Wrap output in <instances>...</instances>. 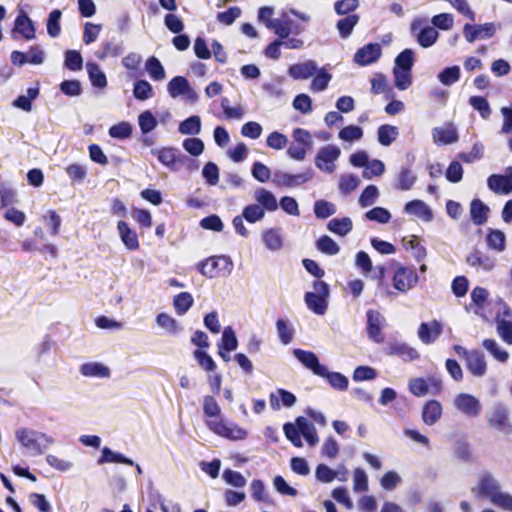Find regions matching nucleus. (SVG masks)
<instances>
[{
	"instance_id": "obj_55",
	"label": "nucleus",
	"mask_w": 512,
	"mask_h": 512,
	"mask_svg": "<svg viewBox=\"0 0 512 512\" xmlns=\"http://www.w3.org/2000/svg\"><path fill=\"white\" fill-rule=\"evenodd\" d=\"M64 65L71 71H79L83 67V58L77 50H67L65 52Z\"/></svg>"
},
{
	"instance_id": "obj_50",
	"label": "nucleus",
	"mask_w": 512,
	"mask_h": 512,
	"mask_svg": "<svg viewBox=\"0 0 512 512\" xmlns=\"http://www.w3.org/2000/svg\"><path fill=\"white\" fill-rule=\"evenodd\" d=\"M138 124L141 132L147 134L157 127L158 121L150 110H145L139 115Z\"/></svg>"
},
{
	"instance_id": "obj_46",
	"label": "nucleus",
	"mask_w": 512,
	"mask_h": 512,
	"mask_svg": "<svg viewBox=\"0 0 512 512\" xmlns=\"http://www.w3.org/2000/svg\"><path fill=\"white\" fill-rule=\"evenodd\" d=\"M461 76L460 68L457 65L446 67L438 74L439 81L445 85L450 86L459 81Z\"/></svg>"
},
{
	"instance_id": "obj_3",
	"label": "nucleus",
	"mask_w": 512,
	"mask_h": 512,
	"mask_svg": "<svg viewBox=\"0 0 512 512\" xmlns=\"http://www.w3.org/2000/svg\"><path fill=\"white\" fill-rule=\"evenodd\" d=\"M198 271L205 277L228 276L233 269V262L228 256H211L197 265Z\"/></svg>"
},
{
	"instance_id": "obj_56",
	"label": "nucleus",
	"mask_w": 512,
	"mask_h": 512,
	"mask_svg": "<svg viewBox=\"0 0 512 512\" xmlns=\"http://www.w3.org/2000/svg\"><path fill=\"white\" fill-rule=\"evenodd\" d=\"M265 212L258 204H250L243 209L242 217L249 223H255L264 218Z\"/></svg>"
},
{
	"instance_id": "obj_5",
	"label": "nucleus",
	"mask_w": 512,
	"mask_h": 512,
	"mask_svg": "<svg viewBox=\"0 0 512 512\" xmlns=\"http://www.w3.org/2000/svg\"><path fill=\"white\" fill-rule=\"evenodd\" d=\"M152 155L156 156L158 161L169 168L171 171H177L187 162H190L187 156L182 154L175 147H162L160 149H152Z\"/></svg>"
},
{
	"instance_id": "obj_7",
	"label": "nucleus",
	"mask_w": 512,
	"mask_h": 512,
	"mask_svg": "<svg viewBox=\"0 0 512 512\" xmlns=\"http://www.w3.org/2000/svg\"><path fill=\"white\" fill-rule=\"evenodd\" d=\"M206 425L216 435L229 440H244L247 437V431L244 428L235 423L225 424L222 419L207 420Z\"/></svg>"
},
{
	"instance_id": "obj_18",
	"label": "nucleus",
	"mask_w": 512,
	"mask_h": 512,
	"mask_svg": "<svg viewBox=\"0 0 512 512\" xmlns=\"http://www.w3.org/2000/svg\"><path fill=\"white\" fill-rule=\"evenodd\" d=\"M443 327L438 320L423 322L418 328V337L425 344L433 343L442 333Z\"/></svg>"
},
{
	"instance_id": "obj_36",
	"label": "nucleus",
	"mask_w": 512,
	"mask_h": 512,
	"mask_svg": "<svg viewBox=\"0 0 512 512\" xmlns=\"http://www.w3.org/2000/svg\"><path fill=\"white\" fill-rule=\"evenodd\" d=\"M486 242L489 248L502 252L506 247V237L504 232L497 229H489L486 237Z\"/></svg>"
},
{
	"instance_id": "obj_28",
	"label": "nucleus",
	"mask_w": 512,
	"mask_h": 512,
	"mask_svg": "<svg viewBox=\"0 0 512 512\" xmlns=\"http://www.w3.org/2000/svg\"><path fill=\"white\" fill-rule=\"evenodd\" d=\"M404 210L419 216L422 220L429 222L433 219L430 207L422 200H412L405 204Z\"/></svg>"
},
{
	"instance_id": "obj_62",
	"label": "nucleus",
	"mask_w": 512,
	"mask_h": 512,
	"mask_svg": "<svg viewBox=\"0 0 512 512\" xmlns=\"http://www.w3.org/2000/svg\"><path fill=\"white\" fill-rule=\"evenodd\" d=\"M379 196L378 189L375 185L366 186L359 196V204L361 207H368L375 203Z\"/></svg>"
},
{
	"instance_id": "obj_35",
	"label": "nucleus",
	"mask_w": 512,
	"mask_h": 512,
	"mask_svg": "<svg viewBox=\"0 0 512 512\" xmlns=\"http://www.w3.org/2000/svg\"><path fill=\"white\" fill-rule=\"evenodd\" d=\"M291 26L292 21L284 14L281 19H275L274 22H270L269 29L273 30L279 39L282 40L290 35L292 31Z\"/></svg>"
},
{
	"instance_id": "obj_39",
	"label": "nucleus",
	"mask_w": 512,
	"mask_h": 512,
	"mask_svg": "<svg viewBox=\"0 0 512 512\" xmlns=\"http://www.w3.org/2000/svg\"><path fill=\"white\" fill-rule=\"evenodd\" d=\"M194 299L191 293L181 292L174 296L173 306L178 315H184L193 305Z\"/></svg>"
},
{
	"instance_id": "obj_32",
	"label": "nucleus",
	"mask_w": 512,
	"mask_h": 512,
	"mask_svg": "<svg viewBox=\"0 0 512 512\" xmlns=\"http://www.w3.org/2000/svg\"><path fill=\"white\" fill-rule=\"evenodd\" d=\"M86 69L89 79L93 86L104 88L107 86V78L104 72L100 69L99 65L95 62H87Z\"/></svg>"
},
{
	"instance_id": "obj_49",
	"label": "nucleus",
	"mask_w": 512,
	"mask_h": 512,
	"mask_svg": "<svg viewBox=\"0 0 512 512\" xmlns=\"http://www.w3.org/2000/svg\"><path fill=\"white\" fill-rule=\"evenodd\" d=\"M403 246L406 249L413 250L414 258L420 262L426 257V249L423 245H421L417 236L412 235L409 239H403Z\"/></svg>"
},
{
	"instance_id": "obj_6",
	"label": "nucleus",
	"mask_w": 512,
	"mask_h": 512,
	"mask_svg": "<svg viewBox=\"0 0 512 512\" xmlns=\"http://www.w3.org/2000/svg\"><path fill=\"white\" fill-rule=\"evenodd\" d=\"M418 283V274L413 267L397 265L392 275V285L400 293H407Z\"/></svg>"
},
{
	"instance_id": "obj_23",
	"label": "nucleus",
	"mask_w": 512,
	"mask_h": 512,
	"mask_svg": "<svg viewBox=\"0 0 512 512\" xmlns=\"http://www.w3.org/2000/svg\"><path fill=\"white\" fill-rule=\"evenodd\" d=\"M442 417V405L437 400L427 401L422 408V420L426 425H434Z\"/></svg>"
},
{
	"instance_id": "obj_1",
	"label": "nucleus",
	"mask_w": 512,
	"mask_h": 512,
	"mask_svg": "<svg viewBox=\"0 0 512 512\" xmlns=\"http://www.w3.org/2000/svg\"><path fill=\"white\" fill-rule=\"evenodd\" d=\"M16 438L24 448L31 450L35 455L42 454L46 448L54 443L51 436L27 428L18 429Z\"/></svg>"
},
{
	"instance_id": "obj_12",
	"label": "nucleus",
	"mask_w": 512,
	"mask_h": 512,
	"mask_svg": "<svg viewBox=\"0 0 512 512\" xmlns=\"http://www.w3.org/2000/svg\"><path fill=\"white\" fill-rule=\"evenodd\" d=\"M496 27L494 23L488 22L482 25H472L467 23L463 27V34L469 43L478 39H489L495 35Z\"/></svg>"
},
{
	"instance_id": "obj_9",
	"label": "nucleus",
	"mask_w": 512,
	"mask_h": 512,
	"mask_svg": "<svg viewBox=\"0 0 512 512\" xmlns=\"http://www.w3.org/2000/svg\"><path fill=\"white\" fill-rule=\"evenodd\" d=\"M426 23V19L421 18H415L411 22V32L417 33V42L418 44L423 48H429L433 46L438 37L439 33L433 26H425L423 25Z\"/></svg>"
},
{
	"instance_id": "obj_41",
	"label": "nucleus",
	"mask_w": 512,
	"mask_h": 512,
	"mask_svg": "<svg viewBox=\"0 0 512 512\" xmlns=\"http://www.w3.org/2000/svg\"><path fill=\"white\" fill-rule=\"evenodd\" d=\"M122 53V47L112 41H103L99 49L95 52V56L99 60H104L108 57H117Z\"/></svg>"
},
{
	"instance_id": "obj_10",
	"label": "nucleus",
	"mask_w": 512,
	"mask_h": 512,
	"mask_svg": "<svg viewBox=\"0 0 512 512\" xmlns=\"http://www.w3.org/2000/svg\"><path fill=\"white\" fill-rule=\"evenodd\" d=\"M341 150L335 145H327L319 149L315 157L316 167L326 173L335 171V161L339 158Z\"/></svg>"
},
{
	"instance_id": "obj_19",
	"label": "nucleus",
	"mask_w": 512,
	"mask_h": 512,
	"mask_svg": "<svg viewBox=\"0 0 512 512\" xmlns=\"http://www.w3.org/2000/svg\"><path fill=\"white\" fill-rule=\"evenodd\" d=\"M487 185L496 194H510L512 192V175L492 174L487 179Z\"/></svg>"
},
{
	"instance_id": "obj_61",
	"label": "nucleus",
	"mask_w": 512,
	"mask_h": 512,
	"mask_svg": "<svg viewBox=\"0 0 512 512\" xmlns=\"http://www.w3.org/2000/svg\"><path fill=\"white\" fill-rule=\"evenodd\" d=\"M133 94L136 99L141 101L149 99L153 95L152 86L146 80H138L134 84Z\"/></svg>"
},
{
	"instance_id": "obj_45",
	"label": "nucleus",
	"mask_w": 512,
	"mask_h": 512,
	"mask_svg": "<svg viewBox=\"0 0 512 512\" xmlns=\"http://www.w3.org/2000/svg\"><path fill=\"white\" fill-rule=\"evenodd\" d=\"M62 12L59 9H54L50 12L47 19V33L50 37L56 38L61 34L60 19Z\"/></svg>"
},
{
	"instance_id": "obj_58",
	"label": "nucleus",
	"mask_w": 512,
	"mask_h": 512,
	"mask_svg": "<svg viewBox=\"0 0 512 512\" xmlns=\"http://www.w3.org/2000/svg\"><path fill=\"white\" fill-rule=\"evenodd\" d=\"M156 323L164 328L166 331L176 334L179 332L180 327L176 319L167 313H159L156 317Z\"/></svg>"
},
{
	"instance_id": "obj_34",
	"label": "nucleus",
	"mask_w": 512,
	"mask_h": 512,
	"mask_svg": "<svg viewBox=\"0 0 512 512\" xmlns=\"http://www.w3.org/2000/svg\"><path fill=\"white\" fill-rule=\"evenodd\" d=\"M359 22V15L357 14H349L337 21L336 27L339 31V35L341 38L346 39L348 38L354 27Z\"/></svg>"
},
{
	"instance_id": "obj_53",
	"label": "nucleus",
	"mask_w": 512,
	"mask_h": 512,
	"mask_svg": "<svg viewBox=\"0 0 512 512\" xmlns=\"http://www.w3.org/2000/svg\"><path fill=\"white\" fill-rule=\"evenodd\" d=\"M482 345L499 362L504 363L508 360V352L506 350L501 349L494 339H485L483 340Z\"/></svg>"
},
{
	"instance_id": "obj_31",
	"label": "nucleus",
	"mask_w": 512,
	"mask_h": 512,
	"mask_svg": "<svg viewBox=\"0 0 512 512\" xmlns=\"http://www.w3.org/2000/svg\"><path fill=\"white\" fill-rule=\"evenodd\" d=\"M40 93L39 87H31L27 90V95H20L13 101V106L25 112L32 110V101L35 100Z\"/></svg>"
},
{
	"instance_id": "obj_48",
	"label": "nucleus",
	"mask_w": 512,
	"mask_h": 512,
	"mask_svg": "<svg viewBox=\"0 0 512 512\" xmlns=\"http://www.w3.org/2000/svg\"><path fill=\"white\" fill-rule=\"evenodd\" d=\"M238 346V340L236 338L235 332L231 326H228L224 329L221 343L218 345L220 350H224L226 352L234 351Z\"/></svg>"
},
{
	"instance_id": "obj_57",
	"label": "nucleus",
	"mask_w": 512,
	"mask_h": 512,
	"mask_svg": "<svg viewBox=\"0 0 512 512\" xmlns=\"http://www.w3.org/2000/svg\"><path fill=\"white\" fill-rule=\"evenodd\" d=\"M109 135L116 139H127L132 135V126L129 122H119L109 128Z\"/></svg>"
},
{
	"instance_id": "obj_59",
	"label": "nucleus",
	"mask_w": 512,
	"mask_h": 512,
	"mask_svg": "<svg viewBox=\"0 0 512 512\" xmlns=\"http://www.w3.org/2000/svg\"><path fill=\"white\" fill-rule=\"evenodd\" d=\"M322 377L326 378L328 380L329 384L331 385V387H333L334 389L343 391L348 388V384H349L348 378L341 373L328 372L326 370V374L323 375Z\"/></svg>"
},
{
	"instance_id": "obj_51",
	"label": "nucleus",
	"mask_w": 512,
	"mask_h": 512,
	"mask_svg": "<svg viewBox=\"0 0 512 512\" xmlns=\"http://www.w3.org/2000/svg\"><path fill=\"white\" fill-rule=\"evenodd\" d=\"M317 249L327 255H336L340 251L338 244L328 235H323L316 241Z\"/></svg>"
},
{
	"instance_id": "obj_29",
	"label": "nucleus",
	"mask_w": 512,
	"mask_h": 512,
	"mask_svg": "<svg viewBox=\"0 0 512 512\" xmlns=\"http://www.w3.org/2000/svg\"><path fill=\"white\" fill-rule=\"evenodd\" d=\"M388 354L399 356L404 361H413L419 358L417 350L405 343L390 345L388 348Z\"/></svg>"
},
{
	"instance_id": "obj_17",
	"label": "nucleus",
	"mask_w": 512,
	"mask_h": 512,
	"mask_svg": "<svg viewBox=\"0 0 512 512\" xmlns=\"http://www.w3.org/2000/svg\"><path fill=\"white\" fill-rule=\"evenodd\" d=\"M455 406L458 410L470 417H476L481 411L479 400L470 394H459L455 398Z\"/></svg>"
},
{
	"instance_id": "obj_24",
	"label": "nucleus",
	"mask_w": 512,
	"mask_h": 512,
	"mask_svg": "<svg viewBox=\"0 0 512 512\" xmlns=\"http://www.w3.org/2000/svg\"><path fill=\"white\" fill-rule=\"evenodd\" d=\"M489 207L480 199H473L470 203V216L475 225L481 226L487 222Z\"/></svg>"
},
{
	"instance_id": "obj_8",
	"label": "nucleus",
	"mask_w": 512,
	"mask_h": 512,
	"mask_svg": "<svg viewBox=\"0 0 512 512\" xmlns=\"http://www.w3.org/2000/svg\"><path fill=\"white\" fill-rule=\"evenodd\" d=\"M488 426L506 435L511 434L512 424L509 419V410L502 404L497 403L487 420Z\"/></svg>"
},
{
	"instance_id": "obj_4",
	"label": "nucleus",
	"mask_w": 512,
	"mask_h": 512,
	"mask_svg": "<svg viewBox=\"0 0 512 512\" xmlns=\"http://www.w3.org/2000/svg\"><path fill=\"white\" fill-rule=\"evenodd\" d=\"M292 137L293 142L287 149V154L294 160L302 161L312 146L311 134L303 128H295Z\"/></svg>"
},
{
	"instance_id": "obj_60",
	"label": "nucleus",
	"mask_w": 512,
	"mask_h": 512,
	"mask_svg": "<svg viewBox=\"0 0 512 512\" xmlns=\"http://www.w3.org/2000/svg\"><path fill=\"white\" fill-rule=\"evenodd\" d=\"M339 138L343 141L353 142L363 137V130L356 125H348L339 131Z\"/></svg>"
},
{
	"instance_id": "obj_63",
	"label": "nucleus",
	"mask_w": 512,
	"mask_h": 512,
	"mask_svg": "<svg viewBox=\"0 0 512 512\" xmlns=\"http://www.w3.org/2000/svg\"><path fill=\"white\" fill-rule=\"evenodd\" d=\"M335 212V205L326 200H318L314 204V213L319 219H326L333 215Z\"/></svg>"
},
{
	"instance_id": "obj_44",
	"label": "nucleus",
	"mask_w": 512,
	"mask_h": 512,
	"mask_svg": "<svg viewBox=\"0 0 512 512\" xmlns=\"http://www.w3.org/2000/svg\"><path fill=\"white\" fill-rule=\"evenodd\" d=\"M469 105L476 111L479 112L483 119L490 117L492 111L488 100L483 96H471L468 99Z\"/></svg>"
},
{
	"instance_id": "obj_21",
	"label": "nucleus",
	"mask_w": 512,
	"mask_h": 512,
	"mask_svg": "<svg viewBox=\"0 0 512 512\" xmlns=\"http://www.w3.org/2000/svg\"><path fill=\"white\" fill-rule=\"evenodd\" d=\"M13 32L19 33L26 40H33L36 37L34 23L25 12L17 15Z\"/></svg>"
},
{
	"instance_id": "obj_33",
	"label": "nucleus",
	"mask_w": 512,
	"mask_h": 512,
	"mask_svg": "<svg viewBox=\"0 0 512 512\" xmlns=\"http://www.w3.org/2000/svg\"><path fill=\"white\" fill-rule=\"evenodd\" d=\"M327 228L334 234L345 236L352 230L353 224L349 217L333 218L328 222Z\"/></svg>"
},
{
	"instance_id": "obj_22",
	"label": "nucleus",
	"mask_w": 512,
	"mask_h": 512,
	"mask_svg": "<svg viewBox=\"0 0 512 512\" xmlns=\"http://www.w3.org/2000/svg\"><path fill=\"white\" fill-rule=\"evenodd\" d=\"M117 230L121 241L128 250L135 251L139 249L140 243L138 240V235L136 231L129 227L127 222L119 221L117 223Z\"/></svg>"
},
{
	"instance_id": "obj_2",
	"label": "nucleus",
	"mask_w": 512,
	"mask_h": 512,
	"mask_svg": "<svg viewBox=\"0 0 512 512\" xmlns=\"http://www.w3.org/2000/svg\"><path fill=\"white\" fill-rule=\"evenodd\" d=\"M313 292H306L304 300L309 310L317 315H324L328 308L329 285L322 280L313 282Z\"/></svg>"
},
{
	"instance_id": "obj_20",
	"label": "nucleus",
	"mask_w": 512,
	"mask_h": 512,
	"mask_svg": "<svg viewBox=\"0 0 512 512\" xmlns=\"http://www.w3.org/2000/svg\"><path fill=\"white\" fill-rule=\"evenodd\" d=\"M105 463H118L125 464L129 466H136L139 473H141V468L138 464H135L134 461L125 455L115 452L109 447L105 446L101 450V456L97 460L98 465H103Z\"/></svg>"
},
{
	"instance_id": "obj_27",
	"label": "nucleus",
	"mask_w": 512,
	"mask_h": 512,
	"mask_svg": "<svg viewBox=\"0 0 512 512\" xmlns=\"http://www.w3.org/2000/svg\"><path fill=\"white\" fill-rule=\"evenodd\" d=\"M256 201L258 202V205L263 208V210L267 211H275L278 208V202L275 197V195L265 189V188H258L254 195Z\"/></svg>"
},
{
	"instance_id": "obj_16",
	"label": "nucleus",
	"mask_w": 512,
	"mask_h": 512,
	"mask_svg": "<svg viewBox=\"0 0 512 512\" xmlns=\"http://www.w3.org/2000/svg\"><path fill=\"white\" fill-rule=\"evenodd\" d=\"M381 56V47L378 43H369L357 50L354 55V61L366 66L376 62Z\"/></svg>"
},
{
	"instance_id": "obj_47",
	"label": "nucleus",
	"mask_w": 512,
	"mask_h": 512,
	"mask_svg": "<svg viewBox=\"0 0 512 512\" xmlns=\"http://www.w3.org/2000/svg\"><path fill=\"white\" fill-rule=\"evenodd\" d=\"M146 70L150 77L155 81H159L165 78L164 67L161 64L160 60L155 56H151L147 59Z\"/></svg>"
},
{
	"instance_id": "obj_37",
	"label": "nucleus",
	"mask_w": 512,
	"mask_h": 512,
	"mask_svg": "<svg viewBox=\"0 0 512 512\" xmlns=\"http://www.w3.org/2000/svg\"><path fill=\"white\" fill-rule=\"evenodd\" d=\"M167 90L172 98H176L189 91V82L183 76H175L169 81Z\"/></svg>"
},
{
	"instance_id": "obj_15",
	"label": "nucleus",
	"mask_w": 512,
	"mask_h": 512,
	"mask_svg": "<svg viewBox=\"0 0 512 512\" xmlns=\"http://www.w3.org/2000/svg\"><path fill=\"white\" fill-rule=\"evenodd\" d=\"M293 354L298 361L306 368L310 369L315 375L323 376L326 374V367L319 363L318 357L314 352L297 348L293 351Z\"/></svg>"
},
{
	"instance_id": "obj_26",
	"label": "nucleus",
	"mask_w": 512,
	"mask_h": 512,
	"mask_svg": "<svg viewBox=\"0 0 512 512\" xmlns=\"http://www.w3.org/2000/svg\"><path fill=\"white\" fill-rule=\"evenodd\" d=\"M436 144L448 145L458 140V133L455 127L450 125L447 128L436 127L432 132Z\"/></svg>"
},
{
	"instance_id": "obj_30",
	"label": "nucleus",
	"mask_w": 512,
	"mask_h": 512,
	"mask_svg": "<svg viewBox=\"0 0 512 512\" xmlns=\"http://www.w3.org/2000/svg\"><path fill=\"white\" fill-rule=\"evenodd\" d=\"M466 262L472 267H481L486 271L492 270L495 266L494 259L477 250L467 256Z\"/></svg>"
},
{
	"instance_id": "obj_64",
	"label": "nucleus",
	"mask_w": 512,
	"mask_h": 512,
	"mask_svg": "<svg viewBox=\"0 0 512 512\" xmlns=\"http://www.w3.org/2000/svg\"><path fill=\"white\" fill-rule=\"evenodd\" d=\"M497 333L504 342L512 344V322L505 319H497Z\"/></svg>"
},
{
	"instance_id": "obj_54",
	"label": "nucleus",
	"mask_w": 512,
	"mask_h": 512,
	"mask_svg": "<svg viewBox=\"0 0 512 512\" xmlns=\"http://www.w3.org/2000/svg\"><path fill=\"white\" fill-rule=\"evenodd\" d=\"M65 172L72 184L82 183L87 176L86 168L78 163H73L67 166L65 168Z\"/></svg>"
},
{
	"instance_id": "obj_40",
	"label": "nucleus",
	"mask_w": 512,
	"mask_h": 512,
	"mask_svg": "<svg viewBox=\"0 0 512 512\" xmlns=\"http://www.w3.org/2000/svg\"><path fill=\"white\" fill-rule=\"evenodd\" d=\"M178 130L183 135H197L201 131V119L192 115L179 124Z\"/></svg>"
},
{
	"instance_id": "obj_42",
	"label": "nucleus",
	"mask_w": 512,
	"mask_h": 512,
	"mask_svg": "<svg viewBox=\"0 0 512 512\" xmlns=\"http://www.w3.org/2000/svg\"><path fill=\"white\" fill-rule=\"evenodd\" d=\"M81 373L89 377H108L110 370L101 363H85L81 366Z\"/></svg>"
},
{
	"instance_id": "obj_52",
	"label": "nucleus",
	"mask_w": 512,
	"mask_h": 512,
	"mask_svg": "<svg viewBox=\"0 0 512 512\" xmlns=\"http://www.w3.org/2000/svg\"><path fill=\"white\" fill-rule=\"evenodd\" d=\"M414 64V52L412 49H404L402 52H400L396 59H395V65L396 69L399 70H406L411 71Z\"/></svg>"
},
{
	"instance_id": "obj_14",
	"label": "nucleus",
	"mask_w": 512,
	"mask_h": 512,
	"mask_svg": "<svg viewBox=\"0 0 512 512\" xmlns=\"http://www.w3.org/2000/svg\"><path fill=\"white\" fill-rule=\"evenodd\" d=\"M367 316V335L376 343H382L385 339L382 333L383 317L380 312L370 309L366 313Z\"/></svg>"
},
{
	"instance_id": "obj_11",
	"label": "nucleus",
	"mask_w": 512,
	"mask_h": 512,
	"mask_svg": "<svg viewBox=\"0 0 512 512\" xmlns=\"http://www.w3.org/2000/svg\"><path fill=\"white\" fill-rule=\"evenodd\" d=\"M475 497L480 499H493L501 491V485L490 473H484L477 485L471 489Z\"/></svg>"
},
{
	"instance_id": "obj_25",
	"label": "nucleus",
	"mask_w": 512,
	"mask_h": 512,
	"mask_svg": "<svg viewBox=\"0 0 512 512\" xmlns=\"http://www.w3.org/2000/svg\"><path fill=\"white\" fill-rule=\"evenodd\" d=\"M317 65L313 61L298 63L289 67V75L294 79H308L315 75Z\"/></svg>"
},
{
	"instance_id": "obj_13",
	"label": "nucleus",
	"mask_w": 512,
	"mask_h": 512,
	"mask_svg": "<svg viewBox=\"0 0 512 512\" xmlns=\"http://www.w3.org/2000/svg\"><path fill=\"white\" fill-rule=\"evenodd\" d=\"M466 367L473 376L481 377L487 372L484 354L479 350H464Z\"/></svg>"
},
{
	"instance_id": "obj_43",
	"label": "nucleus",
	"mask_w": 512,
	"mask_h": 512,
	"mask_svg": "<svg viewBox=\"0 0 512 512\" xmlns=\"http://www.w3.org/2000/svg\"><path fill=\"white\" fill-rule=\"evenodd\" d=\"M203 413L209 420L221 419V408L214 396L206 395L203 398Z\"/></svg>"
},
{
	"instance_id": "obj_38",
	"label": "nucleus",
	"mask_w": 512,
	"mask_h": 512,
	"mask_svg": "<svg viewBox=\"0 0 512 512\" xmlns=\"http://www.w3.org/2000/svg\"><path fill=\"white\" fill-rule=\"evenodd\" d=\"M378 142L383 146L391 145L398 136V129L396 126L383 124L379 126L378 131Z\"/></svg>"
}]
</instances>
